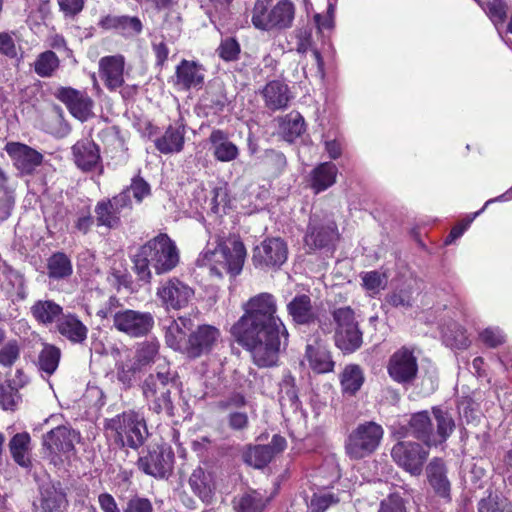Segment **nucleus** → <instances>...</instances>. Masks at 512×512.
I'll use <instances>...</instances> for the list:
<instances>
[{
    "mask_svg": "<svg viewBox=\"0 0 512 512\" xmlns=\"http://www.w3.org/2000/svg\"><path fill=\"white\" fill-rule=\"evenodd\" d=\"M21 400V396L11 382L0 385V406L4 410L13 411Z\"/></svg>",
    "mask_w": 512,
    "mask_h": 512,
    "instance_id": "53",
    "label": "nucleus"
},
{
    "mask_svg": "<svg viewBox=\"0 0 512 512\" xmlns=\"http://www.w3.org/2000/svg\"><path fill=\"white\" fill-rule=\"evenodd\" d=\"M244 310L243 316L231 328L232 335L251 352L257 366H274L278 361L281 338L286 345L288 332L276 315L273 295L261 293L250 298Z\"/></svg>",
    "mask_w": 512,
    "mask_h": 512,
    "instance_id": "1",
    "label": "nucleus"
},
{
    "mask_svg": "<svg viewBox=\"0 0 512 512\" xmlns=\"http://www.w3.org/2000/svg\"><path fill=\"white\" fill-rule=\"evenodd\" d=\"M340 382L344 393L354 395L364 382L362 369L355 364L346 366L341 374Z\"/></svg>",
    "mask_w": 512,
    "mask_h": 512,
    "instance_id": "39",
    "label": "nucleus"
},
{
    "mask_svg": "<svg viewBox=\"0 0 512 512\" xmlns=\"http://www.w3.org/2000/svg\"><path fill=\"white\" fill-rule=\"evenodd\" d=\"M121 216L132 209L130 189H124L118 195L109 199Z\"/></svg>",
    "mask_w": 512,
    "mask_h": 512,
    "instance_id": "58",
    "label": "nucleus"
},
{
    "mask_svg": "<svg viewBox=\"0 0 512 512\" xmlns=\"http://www.w3.org/2000/svg\"><path fill=\"white\" fill-rule=\"evenodd\" d=\"M338 238L337 228L333 221L323 223L316 216L310 218L304 241L311 250L328 246Z\"/></svg>",
    "mask_w": 512,
    "mask_h": 512,
    "instance_id": "17",
    "label": "nucleus"
},
{
    "mask_svg": "<svg viewBox=\"0 0 512 512\" xmlns=\"http://www.w3.org/2000/svg\"><path fill=\"white\" fill-rule=\"evenodd\" d=\"M428 454L419 443L411 441H400L391 450L393 460L412 475H420Z\"/></svg>",
    "mask_w": 512,
    "mask_h": 512,
    "instance_id": "13",
    "label": "nucleus"
},
{
    "mask_svg": "<svg viewBox=\"0 0 512 512\" xmlns=\"http://www.w3.org/2000/svg\"><path fill=\"white\" fill-rule=\"evenodd\" d=\"M163 394L157 393L154 397L146 398L149 408L157 413H164L168 417L174 416V405L171 399V390L163 391Z\"/></svg>",
    "mask_w": 512,
    "mask_h": 512,
    "instance_id": "50",
    "label": "nucleus"
},
{
    "mask_svg": "<svg viewBox=\"0 0 512 512\" xmlns=\"http://www.w3.org/2000/svg\"><path fill=\"white\" fill-rule=\"evenodd\" d=\"M80 441V434L67 427L58 426L47 432L42 439L46 456L56 463L59 454H68L74 451L75 444Z\"/></svg>",
    "mask_w": 512,
    "mask_h": 512,
    "instance_id": "11",
    "label": "nucleus"
},
{
    "mask_svg": "<svg viewBox=\"0 0 512 512\" xmlns=\"http://www.w3.org/2000/svg\"><path fill=\"white\" fill-rule=\"evenodd\" d=\"M338 169L331 162H324L316 166L311 174V188L315 193L322 192L331 187L336 182Z\"/></svg>",
    "mask_w": 512,
    "mask_h": 512,
    "instance_id": "29",
    "label": "nucleus"
},
{
    "mask_svg": "<svg viewBox=\"0 0 512 512\" xmlns=\"http://www.w3.org/2000/svg\"><path fill=\"white\" fill-rule=\"evenodd\" d=\"M297 46L296 51L300 54H305L308 51H311L313 60L317 65V70L319 73H323V59L321 57L320 52L313 48L312 34L308 29L300 30L297 34Z\"/></svg>",
    "mask_w": 512,
    "mask_h": 512,
    "instance_id": "45",
    "label": "nucleus"
},
{
    "mask_svg": "<svg viewBox=\"0 0 512 512\" xmlns=\"http://www.w3.org/2000/svg\"><path fill=\"white\" fill-rule=\"evenodd\" d=\"M242 457L247 465L261 469L271 461L273 453L271 448L265 445L249 446Z\"/></svg>",
    "mask_w": 512,
    "mask_h": 512,
    "instance_id": "40",
    "label": "nucleus"
},
{
    "mask_svg": "<svg viewBox=\"0 0 512 512\" xmlns=\"http://www.w3.org/2000/svg\"><path fill=\"white\" fill-rule=\"evenodd\" d=\"M217 52L224 61H234L239 57L240 45L236 39L226 38L221 41Z\"/></svg>",
    "mask_w": 512,
    "mask_h": 512,
    "instance_id": "55",
    "label": "nucleus"
},
{
    "mask_svg": "<svg viewBox=\"0 0 512 512\" xmlns=\"http://www.w3.org/2000/svg\"><path fill=\"white\" fill-rule=\"evenodd\" d=\"M21 348L18 340L11 339L0 348V366L12 367L20 357Z\"/></svg>",
    "mask_w": 512,
    "mask_h": 512,
    "instance_id": "51",
    "label": "nucleus"
},
{
    "mask_svg": "<svg viewBox=\"0 0 512 512\" xmlns=\"http://www.w3.org/2000/svg\"><path fill=\"white\" fill-rule=\"evenodd\" d=\"M306 358L309 366L316 373H327L333 370L334 362L331 355L323 348L307 345Z\"/></svg>",
    "mask_w": 512,
    "mask_h": 512,
    "instance_id": "35",
    "label": "nucleus"
},
{
    "mask_svg": "<svg viewBox=\"0 0 512 512\" xmlns=\"http://www.w3.org/2000/svg\"><path fill=\"white\" fill-rule=\"evenodd\" d=\"M75 164L83 171H90L100 162L98 146L90 139H82L72 147Z\"/></svg>",
    "mask_w": 512,
    "mask_h": 512,
    "instance_id": "23",
    "label": "nucleus"
},
{
    "mask_svg": "<svg viewBox=\"0 0 512 512\" xmlns=\"http://www.w3.org/2000/svg\"><path fill=\"white\" fill-rule=\"evenodd\" d=\"M58 332L74 344H82L88 335L87 326L74 314H63L57 323Z\"/></svg>",
    "mask_w": 512,
    "mask_h": 512,
    "instance_id": "25",
    "label": "nucleus"
},
{
    "mask_svg": "<svg viewBox=\"0 0 512 512\" xmlns=\"http://www.w3.org/2000/svg\"><path fill=\"white\" fill-rule=\"evenodd\" d=\"M115 441L122 446L138 448L144 443L148 430L144 417L135 411H125L107 422Z\"/></svg>",
    "mask_w": 512,
    "mask_h": 512,
    "instance_id": "6",
    "label": "nucleus"
},
{
    "mask_svg": "<svg viewBox=\"0 0 512 512\" xmlns=\"http://www.w3.org/2000/svg\"><path fill=\"white\" fill-rule=\"evenodd\" d=\"M304 130V118L299 113H290L281 122V131L289 142L299 137Z\"/></svg>",
    "mask_w": 512,
    "mask_h": 512,
    "instance_id": "48",
    "label": "nucleus"
},
{
    "mask_svg": "<svg viewBox=\"0 0 512 512\" xmlns=\"http://www.w3.org/2000/svg\"><path fill=\"white\" fill-rule=\"evenodd\" d=\"M340 501L338 497L333 494L325 493L317 495L315 494L309 504L310 512H324L331 505L336 504Z\"/></svg>",
    "mask_w": 512,
    "mask_h": 512,
    "instance_id": "56",
    "label": "nucleus"
},
{
    "mask_svg": "<svg viewBox=\"0 0 512 512\" xmlns=\"http://www.w3.org/2000/svg\"><path fill=\"white\" fill-rule=\"evenodd\" d=\"M216 245L208 247L197 259V264L207 267L209 273L217 278L229 274L235 277L242 271L246 258V249L242 241L237 237L224 239L217 237Z\"/></svg>",
    "mask_w": 512,
    "mask_h": 512,
    "instance_id": "4",
    "label": "nucleus"
},
{
    "mask_svg": "<svg viewBox=\"0 0 512 512\" xmlns=\"http://www.w3.org/2000/svg\"><path fill=\"white\" fill-rule=\"evenodd\" d=\"M383 437L382 427L375 422L359 424L351 431L345 442V451L351 459H362L371 455Z\"/></svg>",
    "mask_w": 512,
    "mask_h": 512,
    "instance_id": "8",
    "label": "nucleus"
},
{
    "mask_svg": "<svg viewBox=\"0 0 512 512\" xmlns=\"http://www.w3.org/2000/svg\"><path fill=\"white\" fill-rule=\"evenodd\" d=\"M205 79V69L195 61L182 60L176 68L175 84L183 90L201 88Z\"/></svg>",
    "mask_w": 512,
    "mask_h": 512,
    "instance_id": "22",
    "label": "nucleus"
},
{
    "mask_svg": "<svg viewBox=\"0 0 512 512\" xmlns=\"http://www.w3.org/2000/svg\"><path fill=\"white\" fill-rule=\"evenodd\" d=\"M124 512H153V506L146 498L133 497L127 502Z\"/></svg>",
    "mask_w": 512,
    "mask_h": 512,
    "instance_id": "62",
    "label": "nucleus"
},
{
    "mask_svg": "<svg viewBox=\"0 0 512 512\" xmlns=\"http://www.w3.org/2000/svg\"><path fill=\"white\" fill-rule=\"evenodd\" d=\"M178 263L179 251L167 234H159L147 241L133 257L134 271L145 283L151 281V268L160 275L172 271Z\"/></svg>",
    "mask_w": 512,
    "mask_h": 512,
    "instance_id": "2",
    "label": "nucleus"
},
{
    "mask_svg": "<svg viewBox=\"0 0 512 512\" xmlns=\"http://www.w3.org/2000/svg\"><path fill=\"white\" fill-rule=\"evenodd\" d=\"M156 297L165 311H180L191 304L195 290L180 278L170 277L159 283Z\"/></svg>",
    "mask_w": 512,
    "mask_h": 512,
    "instance_id": "9",
    "label": "nucleus"
},
{
    "mask_svg": "<svg viewBox=\"0 0 512 512\" xmlns=\"http://www.w3.org/2000/svg\"><path fill=\"white\" fill-rule=\"evenodd\" d=\"M295 18V6L289 0H280L276 4L272 0H256L251 22L261 31L281 32L292 27Z\"/></svg>",
    "mask_w": 512,
    "mask_h": 512,
    "instance_id": "5",
    "label": "nucleus"
},
{
    "mask_svg": "<svg viewBox=\"0 0 512 512\" xmlns=\"http://www.w3.org/2000/svg\"><path fill=\"white\" fill-rule=\"evenodd\" d=\"M60 357L61 351L58 347L45 344L38 356L40 370L49 376L52 375L59 365Z\"/></svg>",
    "mask_w": 512,
    "mask_h": 512,
    "instance_id": "42",
    "label": "nucleus"
},
{
    "mask_svg": "<svg viewBox=\"0 0 512 512\" xmlns=\"http://www.w3.org/2000/svg\"><path fill=\"white\" fill-rule=\"evenodd\" d=\"M60 61L57 55L50 51L40 53L34 62L35 73L43 78L51 77L59 68Z\"/></svg>",
    "mask_w": 512,
    "mask_h": 512,
    "instance_id": "43",
    "label": "nucleus"
},
{
    "mask_svg": "<svg viewBox=\"0 0 512 512\" xmlns=\"http://www.w3.org/2000/svg\"><path fill=\"white\" fill-rule=\"evenodd\" d=\"M266 106L271 110L283 109L290 100L288 86L280 81H271L263 89Z\"/></svg>",
    "mask_w": 512,
    "mask_h": 512,
    "instance_id": "31",
    "label": "nucleus"
},
{
    "mask_svg": "<svg viewBox=\"0 0 512 512\" xmlns=\"http://www.w3.org/2000/svg\"><path fill=\"white\" fill-rule=\"evenodd\" d=\"M184 125H170L164 134L155 139L156 148L163 154L178 153L184 146Z\"/></svg>",
    "mask_w": 512,
    "mask_h": 512,
    "instance_id": "26",
    "label": "nucleus"
},
{
    "mask_svg": "<svg viewBox=\"0 0 512 512\" xmlns=\"http://www.w3.org/2000/svg\"><path fill=\"white\" fill-rule=\"evenodd\" d=\"M174 376L169 371H158L150 374L142 384L144 398L154 397L157 393L163 394L165 390L174 388Z\"/></svg>",
    "mask_w": 512,
    "mask_h": 512,
    "instance_id": "33",
    "label": "nucleus"
},
{
    "mask_svg": "<svg viewBox=\"0 0 512 512\" xmlns=\"http://www.w3.org/2000/svg\"><path fill=\"white\" fill-rule=\"evenodd\" d=\"M48 275L50 278L63 279L72 274V264L64 253L53 254L48 260Z\"/></svg>",
    "mask_w": 512,
    "mask_h": 512,
    "instance_id": "41",
    "label": "nucleus"
},
{
    "mask_svg": "<svg viewBox=\"0 0 512 512\" xmlns=\"http://www.w3.org/2000/svg\"><path fill=\"white\" fill-rule=\"evenodd\" d=\"M14 33H0V54L9 58H15L18 55V47L14 38Z\"/></svg>",
    "mask_w": 512,
    "mask_h": 512,
    "instance_id": "57",
    "label": "nucleus"
},
{
    "mask_svg": "<svg viewBox=\"0 0 512 512\" xmlns=\"http://www.w3.org/2000/svg\"><path fill=\"white\" fill-rule=\"evenodd\" d=\"M6 152L23 174H31L42 162V155L35 149L18 142L6 144Z\"/></svg>",
    "mask_w": 512,
    "mask_h": 512,
    "instance_id": "19",
    "label": "nucleus"
},
{
    "mask_svg": "<svg viewBox=\"0 0 512 512\" xmlns=\"http://www.w3.org/2000/svg\"><path fill=\"white\" fill-rule=\"evenodd\" d=\"M209 142L214 158L220 162H231L239 155L238 147L222 130H213L209 136Z\"/></svg>",
    "mask_w": 512,
    "mask_h": 512,
    "instance_id": "24",
    "label": "nucleus"
},
{
    "mask_svg": "<svg viewBox=\"0 0 512 512\" xmlns=\"http://www.w3.org/2000/svg\"><path fill=\"white\" fill-rule=\"evenodd\" d=\"M386 302L396 308H409L413 302V290L410 287L397 289L387 295Z\"/></svg>",
    "mask_w": 512,
    "mask_h": 512,
    "instance_id": "54",
    "label": "nucleus"
},
{
    "mask_svg": "<svg viewBox=\"0 0 512 512\" xmlns=\"http://www.w3.org/2000/svg\"><path fill=\"white\" fill-rule=\"evenodd\" d=\"M193 321L188 316H179L171 319L164 327L166 344L185 354L188 345V332H191Z\"/></svg>",
    "mask_w": 512,
    "mask_h": 512,
    "instance_id": "20",
    "label": "nucleus"
},
{
    "mask_svg": "<svg viewBox=\"0 0 512 512\" xmlns=\"http://www.w3.org/2000/svg\"><path fill=\"white\" fill-rule=\"evenodd\" d=\"M125 59L122 55L106 56L99 61V74L109 90H116L124 83Z\"/></svg>",
    "mask_w": 512,
    "mask_h": 512,
    "instance_id": "21",
    "label": "nucleus"
},
{
    "mask_svg": "<svg viewBox=\"0 0 512 512\" xmlns=\"http://www.w3.org/2000/svg\"><path fill=\"white\" fill-rule=\"evenodd\" d=\"M289 314L298 324H308L316 319V312L307 295L296 296L287 306Z\"/></svg>",
    "mask_w": 512,
    "mask_h": 512,
    "instance_id": "34",
    "label": "nucleus"
},
{
    "mask_svg": "<svg viewBox=\"0 0 512 512\" xmlns=\"http://www.w3.org/2000/svg\"><path fill=\"white\" fill-rule=\"evenodd\" d=\"M364 288L370 295L378 294L387 285V276L378 271H369L361 276Z\"/></svg>",
    "mask_w": 512,
    "mask_h": 512,
    "instance_id": "52",
    "label": "nucleus"
},
{
    "mask_svg": "<svg viewBox=\"0 0 512 512\" xmlns=\"http://www.w3.org/2000/svg\"><path fill=\"white\" fill-rule=\"evenodd\" d=\"M189 485L192 491L205 503H210L215 490V482L211 472L196 468L190 478Z\"/></svg>",
    "mask_w": 512,
    "mask_h": 512,
    "instance_id": "27",
    "label": "nucleus"
},
{
    "mask_svg": "<svg viewBox=\"0 0 512 512\" xmlns=\"http://www.w3.org/2000/svg\"><path fill=\"white\" fill-rule=\"evenodd\" d=\"M432 415L434 422L427 411L414 413L408 425L395 429V433L399 437L412 435L428 447L438 446L450 437L454 431L455 422L449 411L441 407H433Z\"/></svg>",
    "mask_w": 512,
    "mask_h": 512,
    "instance_id": "3",
    "label": "nucleus"
},
{
    "mask_svg": "<svg viewBox=\"0 0 512 512\" xmlns=\"http://www.w3.org/2000/svg\"><path fill=\"white\" fill-rule=\"evenodd\" d=\"M57 97L78 120L84 122L92 116L93 100L85 92L70 87L60 88Z\"/></svg>",
    "mask_w": 512,
    "mask_h": 512,
    "instance_id": "18",
    "label": "nucleus"
},
{
    "mask_svg": "<svg viewBox=\"0 0 512 512\" xmlns=\"http://www.w3.org/2000/svg\"><path fill=\"white\" fill-rule=\"evenodd\" d=\"M288 257L287 244L279 237L263 240L253 250V262L260 268H279Z\"/></svg>",
    "mask_w": 512,
    "mask_h": 512,
    "instance_id": "12",
    "label": "nucleus"
},
{
    "mask_svg": "<svg viewBox=\"0 0 512 512\" xmlns=\"http://www.w3.org/2000/svg\"><path fill=\"white\" fill-rule=\"evenodd\" d=\"M95 214L98 226L115 229L120 225L121 214L109 199L101 200L96 204Z\"/></svg>",
    "mask_w": 512,
    "mask_h": 512,
    "instance_id": "37",
    "label": "nucleus"
},
{
    "mask_svg": "<svg viewBox=\"0 0 512 512\" xmlns=\"http://www.w3.org/2000/svg\"><path fill=\"white\" fill-rule=\"evenodd\" d=\"M480 338L484 344L490 347H497L505 341V336L498 328H487L481 334Z\"/></svg>",
    "mask_w": 512,
    "mask_h": 512,
    "instance_id": "61",
    "label": "nucleus"
},
{
    "mask_svg": "<svg viewBox=\"0 0 512 512\" xmlns=\"http://www.w3.org/2000/svg\"><path fill=\"white\" fill-rule=\"evenodd\" d=\"M67 506L65 493L54 486L43 493L42 508L45 512H62Z\"/></svg>",
    "mask_w": 512,
    "mask_h": 512,
    "instance_id": "44",
    "label": "nucleus"
},
{
    "mask_svg": "<svg viewBox=\"0 0 512 512\" xmlns=\"http://www.w3.org/2000/svg\"><path fill=\"white\" fill-rule=\"evenodd\" d=\"M98 502L103 512H121L113 496L108 493L100 494Z\"/></svg>",
    "mask_w": 512,
    "mask_h": 512,
    "instance_id": "64",
    "label": "nucleus"
},
{
    "mask_svg": "<svg viewBox=\"0 0 512 512\" xmlns=\"http://www.w3.org/2000/svg\"><path fill=\"white\" fill-rule=\"evenodd\" d=\"M99 26L105 30L115 29L125 36L139 34L142 23L138 17L108 15L103 17Z\"/></svg>",
    "mask_w": 512,
    "mask_h": 512,
    "instance_id": "28",
    "label": "nucleus"
},
{
    "mask_svg": "<svg viewBox=\"0 0 512 512\" xmlns=\"http://www.w3.org/2000/svg\"><path fill=\"white\" fill-rule=\"evenodd\" d=\"M487 15L494 23L501 39L505 44L512 49V40L506 39L500 32V25H502L506 18V7L502 0H491L484 7Z\"/></svg>",
    "mask_w": 512,
    "mask_h": 512,
    "instance_id": "47",
    "label": "nucleus"
},
{
    "mask_svg": "<svg viewBox=\"0 0 512 512\" xmlns=\"http://www.w3.org/2000/svg\"><path fill=\"white\" fill-rule=\"evenodd\" d=\"M13 459L22 467L30 465V435L26 432L16 434L9 443Z\"/></svg>",
    "mask_w": 512,
    "mask_h": 512,
    "instance_id": "38",
    "label": "nucleus"
},
{
    "mask_svg": "<svg viewBox=\"0 0 512 512\" xmlns=\"http://www.w3.org/2000/svg\"><path fill=\"white\" fill-rule=\"evenodd\" d=\"M230 428L234 430H243L248 426V416L244 412H231L228 417Z\"/></svg>",
    "mask_w": 512,
    "mask_h": 512,
    "instance_id": "63",
    "label": "nucleus"
},
{
    "mask_svg": "<svg viewBox=\"0 0 512 512\" xmlns=\"http://www.w3.org/2000/svg\"><path fill=\"white\" fill-rule=\"evenodd\" d=\"M159 356V343L157 341H144L137 345L132 360L142 371L151 364L155 363Z\"/></svg>",
    "mask_w": 512,
    "mask_h": 512,
    "instance_id": "36",
    "label": "nucleus"
},
{
    "mask_svg": "<svg viewBox=\"0 0 512 512\" xmlns=\"http://www.w3.org/2000/svg\"><path fill=\"white\" fill-rule=\"evenodd\" d=\"M174 453L169 446H159L150 450L138 460L139 468L153 477L164 478L173 467Z\"/></svg>",
    "mask_w": 512,
    "mask_h": 512,
    "instance_id": "15",
    "label": "nucleus"
},
{
    "mask_svg": "<svg viewBox=\"0 0 512 512\" xmlns=\"http://www.w3.org/2000/svg\"><path fill=\"white\" fill-rule=\"evenodd\" d=\"M493 200H489L485 203L484 207L475 212L474 214H472L469 218L463 220L461 223H459L458 225H456L455 227L452 228L448 238H447V241L446 243H451L453 240L459 238L463 233L464 231L470 226V224L473 222V220L478 216L480 215L483 210L485 209V207L490 203L492 202Z\"/></svg>",
    "mask_w": 512,
    "mask_h": 512,
    "instance_id": "59",
    "label": "nucleus"
},
{
    "mask_svg": "<svg viewBox=\"0 0 512 512\" xmlns=\"http://www.w3.org/2000/svg\"><path fill=\"white\" fill-rule=\"evenodd\" d=\"M220 330L209 324L199 325L191 330L185 354L190 358H198L210 353L220 342Z\"/></svg>",
    "mask_w": 512,
    "mask_h": 512,
    "instance_id": "14",
    "label": "nucleus"
},
{
    "mask_svg": "<svg viewBox=\"0 0 512 512\" xmlns=\"http://www.w3.org/2000/svg\"><path fill=\"white\" fill-rule=\"evenodd\" d=\"M335 323L334 341L337 348L349 354L358 350L363 343V335L350 307H340L332 313Z\"/></svg>",
    "mask_w": 512,
    "mask_h": 512,
    "instance_id": "7",
    "label": "nucleus"
},
{
    "mask_svg": "<svg viewBox=\"0 0 512 512\" xmlns=\"http://www.w3.org/2000/svg\"><path fill=\"white\" fill-rule=\"evenodd\" d=\"M126 189H130V195L139 203L150 194V187L142 178H134L132 183Z\"/></svg>",
    "mask_w": 512,
    "mask_h": 512,
    "instance_id": "60",
    "label": "nucleus"
},
{
    "mask_svg": "<svg viewBox=\"0 0 512 512\" xmlns=\"http://www.w3.org/2000/svg\"><path fill=\"white\" fill-rule=\"evenodd\" d=\"M139 372H141V370L132 359L116 363L117 380L125 389H128L133 385L136 374Z\"/></svg>",
    "mask_w": 512,
    "mask_h": 512,
    "instance_id": "49",
    "label": "nucleus"
},
{
    "mask_svg": "<svg viewBox=\"0 0 512 512\" xmlns=\"http://www.w3.org/2000/svg\"><path fill=\"white\" fill-rule=\"evenodd\" d=\"M113 326L130 337H142L153 328L154 318L149 312L122 309L114 312Z\"/></svg>",
    "mask_w": 512,
    "mask_h": 512,
    "instance_id": "10",
    "label": "nucleus"
},
{
    "mask_svg": "<svg viewBox=\"0 0 512 512\" xmlns=\"http://www.w3.org/2000/svg\"><path fill=\"white\" fill-rule=\"evenodd\" d=\"M267 499L259 491L244 494L235 502L237 512H262Z\"/></svg>",
    "mask_w": 512,
    "mask_h": 512,
    "instance_id": "46",
    "label": "nucleus"
},
{
    "mask_svg": "<svg viewBox=\"0 0 512 512\" xmlns=\"http://www.w3.org/2000/svg\"><path fill=\"white\" fill-rule=\"evenodd\" d=\"M417 371V359L410 349L402 347L390 357L388 373L396 382L405 383L411 381L415 378Z\"/></svg>",
    "mask_w": 512,
    "mask_h": 512,
    "instance_id": "16",
    "label": "nucleus"
},
{
    "mask_svg": "<svg viewBox=\"0 0 512 512\" xmlns=\"http://www.w3.org/2000/svg\"><path fill=\"white\" fill-rule=\"evenodd\" d=\"M33 318L42 325L58 322L63 315V308L53 300H38L30 308Z\"/></svg>",
    "mask_w": 512,
    "mask_h": 512,
    "instance_id": "30",
    "label": "nucleus"
},
{
    "mask_svg": "<svg viewBox=\"0 0 512 512\" xmlns=\"http://www.w3.org/2000/svg\"><path fill=\"white\" fill-rule=\"evenodd\" d=\"M427 478L434 491L442 496L448 497L450 493V482L446 476V468L443 462L433 459L426 468Z\"/></svg>",
    "mask_w": 512,
    "mask_h": 512,
    "instance_id": "32",
    "label": "nucleus"
}]
</instances>
